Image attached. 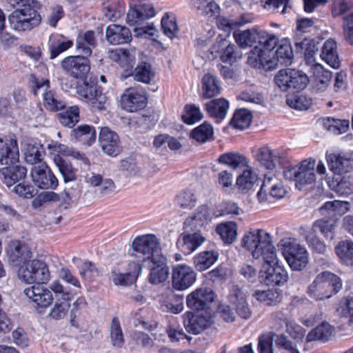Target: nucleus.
Masks as SVG:
<instances>
[{"instance_id":"1","label":"nucleus","mask_w":353,"mask_h":353,"mask_svg":"<svg viewBox=\"0 0 353 353\" xmlns=\"http://www.w3.org/2000/svg\"><path fill=\"white\" fill-rule=\"evenodd\" d=\"M19 160L17 141L11 135L0 137V163L8 165L0 169L1 179L8 187L24 179L27 169L14 165Z\"/></svg>"},{"instance_id":"2","label":"nucleus","mask_w":353,"mask_h":353,"mask_svg":"<svg viewBox=\"0 0 353 353\" xmlns=\"http://www.w3.org/2000/svg\"><path fill=\"white\" fill-rule=\"evenodd\" d=\"M342 286V281L339 276L324 271L317 274L308 286L307 294L314 301H323L337 294Z\"/></svg>"},{"instance_id":"3","label":"nucleus","mask_w":353,"mask_h":353,"mask_svg":"<svg viewBox=\"0 0 353 353\" xmlns=\"http://www.w3.org/2000/svg\"><path fill=\"white\" fill-rule=\"evenodd\" d=\"M266 232V285H282L287 282L288 274L276 256V248Z\"/></svg>"},{"instance_id":"4","label":"nucleus","mask_w":353,"mask_h":353,"mask_svg":"<svg viewBox=\"0 0 353 353\" xmlns=\"http://www.w3.org/2000/svg\"><path fill=\"white\" fill-rule=\"evenodd\" d=\"M156 15L154 8L148 0H141L137 3H130V9L127 13L126 22L129 26H136L138 30L148 34L154 30L152 26H143L144 22Z\"/></svg>"},{"instance_id":"5","label":"nucleus","mask_w":353,"mask_h":353,"mask_svg":"<svg viewBox=\"0 0 353 353\" xmlns=\"http://www.w3.org/2000/svg\"><path fill=\"white\" fill-rule=\"evenodd\" d=\"M132 247L134 255L140 259L143 265L150 264V261L156 258L162 256L160 243L155 235L148 234L137 236Z\"/></svg>"},{"instance_id":"6","label":"nucleus","mask_w":353,"mask_h":353,"mask_svg":"<svg viewBox=\"0 0 353 353\" xmlns=\"http://www.w3.org/2000/svg\"><path fill=\"white\" fill-rule=\"evenodd\" d=\"M76 92L92 112L103 110L106 108L107 97L96 83L88 81L79 82Z\"/></svg>"},{"instance_id":"7","label":"nucleus","mask_w":353,"mask_h":353,"mask_svg":"<svg viewBox=\"0 0 353 353\" xmlns=\"http://www.w3.org/2000/svg\"><path fill=\"white\" fill-rule=\"evenodd\" d=\"M285 179L295 182L299 190L305 189L316 181L313 165L307 160H303L296 165H288L283 170Z\"/></svg>"},{"instance_id":"8","label":"nucleus","mask_w":353,"mask_h":353,"mask_svg":"<svg viewBox=\"0 0 353 353\" xmlns=\"http://www.w3.org/2000/svg\"><path fill=\"white\" fill-rule=\"evenodd\" d=\"M274 82L283 92L303 90L309 82L308 77L302 71L292 68L280 70L274 77Z\"/></svg>"},{"instance_id":"9","label":"nucleus","mask_w":353,"mask_h":353,"mask_svg":"<svg viewBox=\"0 0 353 353\" xmlns=\"http://www.w3.org/2000/svg\"><path fill=\"white\" fill-rule=\"evenodd\" d=\"M41 20L39 12L30 5L13 11L9 16L10 25L17 31L30 30L37 27Z\"/></svg>"},{"instance_id":"10","label":"nucleus","mask_w":353,"mask_h":353,"mask_svg":"<svg viewBox=\"0 0 353 353\" xmlns=\"http://www.w3.org/2000/svg\"><path fill=\"white\" fill-rule=\"evenodd\" d=\"M20 279L27 283H45L50 277L46 263L41 260H29L22 265L18 270Z\"/></svg>"},{"instance_id":"11","label":"nucleus","mask_w":353,"mask_h":353,"mask_svg":"<svg viewBox=\"0 0 353 353\" xmlns=\"http://www.w3.org/2000/svg\"><path fill=\"white\" fill-rule=\"evenodd\" d=\"M30 81L34 94L36 95L40 89L43 90V101L46 109L57 111L65 108V102L54 90L50 89V82L48 79L37 78L35 75L31 74Z\"/></svg>"},{"instance_id":"12","label":"nucleus","mask_w":353,"mask_h":353,"mask_svg":"<svg viewBox=\"0 0 353 353\" xmlns=\"http://www.w3.org/2000/svg\"><path fill=\"white\" fill-rule=\"evenodd\" d=\"M282 254L292 270H301L308 263V252L306 248L289 240L282 244Z\"/></svg>"},{"instance_id":"13","label":"nucleus","mask_w":353,"mask_h":353,"mask_svg":"<svg viewBox=\"0 0 353 353\" xmlns=\"http://www.w3.org/2000/svg\"><path fill=\"white\" fill-rule=\"evenodd\" d=\"M293 58L294 53L290 41L282 39L275 52L266 54V70H272L279 66H289Z\"/></svg>"},{"instance_id":"14","label":"nucleus","mask_w":353,"mask_h":353,"mask_svg":"<svg viewBox=\"0 0 353 353\" xmlns=\"http://www.w3.org/2000/svg\"><path fill=\"white\" fill-rule=\"evenodd\" d=\"M265 232L263 229L252 228L242 239V246L251 252L253 258L265 261Z\"/></svg>"},{"instance_id":"15","label":"nucleus","mask_w":353,"mask_h":353,"mask_svg":"<svg viewBox=\"0 0 353 353\" xmlns=\"http://www.w3.org/2000/svg\"><path fill=\"white\" fill-rule=\"evenodd\" d=\"M61 65L66 73L76 79L85 77L90 70L88 58L83 55L66 57L61 61Z\"/></svg>"},{"instance_id":"16","label":"nucleus","mask_w":353,"mask_h":353,"mask_svg":"<svg viewBox=\"0 0 353 353\" xmlns=\"http://www.w3.org/2000/svg\"><path fill=\"white\" fill-rule=\"evenodd\" d=\"M215 294L208 287L196 288L186 296L187 306L192 310H205L214 301Z\"/></svg>"},{"instance_id":"17","label":"nucleus","mask_w":353,"mask_h":353,"mask_svg":"<svg viewBox=\"0 0 353 353\" xmlns=\"http://www.w3.org/2000/svg\"><path fill=\"white\" fill-rule=\"evenodd\" d=\"M30 175L34 183L40 189L54 190L58 185V179L46 163L33 165Z\"/></svg>"},{"instance_id":"18","label":"nucleus","mask_w":353,"mask_h":353,"mask_svg":"<svg viewBox=\"0 0 353 353\" xmlns=\"http://www.w3.org/2000/svg\"><path fill=\"white\" fill-rule=\"evenodd\" d=\"M213 216L206 205L199 206L195 212L187 217L183 223L185 232L191 231L201 232L212 221Z\"/></svg>"},{"instance_id":"19","label":"nucleus","mask_w":353,"mask_h":353,"mask_svg":"<svg viewBox=\"0 0 353 353\" xmlns=\"http://www.w3.org/2000/svg\"><path fill=\"white\" fill-rule=\"evenodd\" d=\"M147 103V97L142 90L130 88L125 90L121 97V105L128 112H136L144 108Z\"/></svg>"},{"instance_id":"20","label":"nucleus","mask_w":353,"mask_h":353,"mask_svg":"<svg viewBox=\"0 0 353 353\" xmlns=\"http://www.w3.org/2000/svg\"><path fill=\"white\" fill-rule=\"evenodd\" d=\"M172 286L177 290H185L196 281V273L188 265H177L172 270Z\"/></svg>"},{"instance_id":"21","label":"nucleus","mask_w":353,"mask_h":353,"mask_svg":"<svg viewBox=\"0 0 353 353\" xmlns=\"http://www.w3.org/2000/svg\"><path fill=\"white\" fill-rule=\"evenodd\" d=\"M99 141L103 152L109 156L116 157L121 151L119 135L108 127L101 128Z\"/></svg>"},{"instance_id":"22","label":"nucleus","mask_w":353,"mask_h":353,"mask_svg":"<svg viewBox=\"0 0 353 353\" xmlns=\"http://www.w3.org/2000/svg\"><path fill=\"white\" fill-rule=\"evenodd\" d=\"M24 294L38 307L47 308L52 305L53 301V295L50 288L41 285H34L26 288L23 291Z\"/></svg>"},{"instance_id":"23","label":"nucleus","mask_w":353,"mask_h":353,"mask_svg":"<svg viewBox=\"0 0 353 353\" xmlns=\"http://www.w3.org/2000/svg\"><path fill=\"white\" fill-rule=\"evenodd\" d=\"M218 54L221 61L232 65L242 58L241 51L234 44H229L226 40H221L214 44L212 53Z\"/></svg>"},{"instance_id":"24","label":"nucleus","mask_w":353,"mask_h":353,"mask_svg":"<svg viewBox=\"0 0 353 353\" xmlns=\"http://www.w3.org/2000/svg\"><path fill=\"white\" fill-rule=\"evenodd\" d=\"M7 252L10 262L16 266L21 267L32 257V252L28 245L19 241H11Z\"/></svg>"},{"instance_id":"25","label":"nucleus","mask_w":353,"mask_h":353,"mask_svg":"<svg viewBox=\"0 0 353 353\" xmlns=\"http://www.w3.org/2000/svg\"><path fill=\"white\" fill-rule=\"evenodd\" d=\"M183 325L185 330L193 334H200L205 330L212 323L210 316L194 314L191 312H186L183 315Z\"/></svg>"},{"instance_id":"26","label":"nucleus","mask_w":353,"mask_h":353,"mask_svg":"<svg viewBox=\"0 0 353 353\" xmlns=\"http://www.w3.org/2000/svg\"><path fill=\"white\" fill-rule=\"evenodd\" d=\"M150 269L149 281L152 284H158L165 281L169 274V268L167 265V259L165 256H160L150 261V264H145Z\"/></svg>"},{"instance_id":"27","label":"nucleus","mask_w":353,"mask_h":353,"mask_svg":"<svg viewBox=\"0 0 353 353\" xmlns=\"http://www.w3.org/2000/svg\"><path fill=\"white\" fill-rule=\"evenodd\" d=\"M108 57L112 61L117 63L128 72H131L135 64L136 52L134 49L116 48L108 52Z\"/></svg>"},{"instance_id":"28","label":"nucleus","mask_w":353,"mask_h":353,"mask_svg":"<svg viewBox=\"0 0 353 353\" xmlns=\"http://www.w3.org/2000/svg\"><path fill=\"white\" fill-rule=\"evenodd\" d=\"M230 303L235 307L236 313L242 318L248 319L250 311L246 301V296L241 289L233 286L228 295Z\"/></svg>"},{"instance_id":"29","label":"nucleus","mask_w":353,"mask_h":353,"mask_svg":"<svg viewBox=\"0 0 353 353\" xmlns=\"http://www.w3.org/2000/svg\"><path fill=\"white\" fill-rule=\"evenodd\" d=\"M105 37L107 41L112 45H119L128 43L132 39L130 30L125 26L110 24L106 28Z\"/></svg>"},{"instance_id":"30","label":"nucleus","mask_w":353,"mask_h":353,"mask_svg":"<svg viewBox=\"0 0 353 353\" xmlns=\"http://www.w3.org/2000/svg\"><path fill=\"white\" fill-rule=\"evenodd\" d=\"M310 72L309 81L312 82L313 87L317 90H324L328 86L332 77V72L319 63L313 64Z\"/></svg>"},{"instance_id":"31","label":"nucleus","mask_w":353,"mask_h":353,"mask_svg":"<svg viewBox=\"0 0 353 353\" xmlns=\"http://www.w3.org/2000/svg\"><path fill=\"white\" fill-rule=\"evenodd\" d=\"M326 161L329 170L333 172L334 176L343 174L352 169V161L340 154H326Z\"/></svg>"},{"instance_id":"32","label":"nucleus","mask_w":353,"mask_h":353,"mask_svg":"<svg viewBox=\"0 0 353 353\" xmlns=\"http://www.w3.org/2000/svg\"><path fill=\"white\" fill-rule=\"evenodd\" d=\"M233 37L239 47L246 48L254 43H260L263 41V35L256 29H248L245 30H236L233 32Z\"/></svg>"},{"instance_id":"33","label":"nucleus","mask_w":353,"mask_h":353,"mask_svg":"<svg viewBox=\"0 0 353 353\" xmlns=\"http://www.w3.org/2000/svg\"><path fill=\"white\" fill-rule=\"evenodd\" d=\"M187 233L179 239L177 245L183 253L189 254L201 245L205 239L199 231H191Z\"/></svg>"},{"instance_id":"34","label":"nucleus","mask_w":353,"mask_h":353,"mask_svg":"<svg viewBox=\"0 0 353 353\" xmlns=\"http://www.w3.org/2000/svg\"><path fill=\"white\" fill-rule=\"evenodd\" d=\"M328 186L339 196H348L353 192V179L338 174L327 181Z\"/></svg>"},{"instance_id":"35","label":"nucleus","mask_w":353,"mask_h":353,"mask_svg":"<svg viewBox=\"0 0 353 353\" xmlns=\"http://www.w3.org/2000/svg\"><path fill=\"white\" fill-rule=\"evenodd\" d=\"M334 332V326L326 321H323L308 332L305 341L308 343L319 341L322 343H326L331 339Z\"/></svg>"},{"instance_id":"36","label":"nucleus","mask_w":353,"mask_h":353,"mask_svg":"<svg viewBox=\"0 0 353 353\" xmlns=\"http://www.w3.org/2000/svg\"><path fill=\"white\" fill-rule=\"evenodd\" d=\"M141 265L138 262H131L129 263L130 271L126 273L112 272V281L117 285H129L133 284L139 273L141 271Z\"/></svg>"},{"instance_id":"37","label":"nucleus","mask_w":353,"mask_h":353,"mask_svg":"<svg viewBox=\"0 0 353 353\" xmlns=\"http://www.w3.org/2000/svg\"><path fill=\"white\" fill-rule=\"evenodd\" d=\"M205 109L208 114L219 123L224 119L229 109V102L224 98L212 99L205 104Z\"/></svg>"},{"instance_id":"38","label":"nucleus","mask_w":353,"mask_h":353,"mask_svg":"<svg viewBox=\"0 0 353 353\" xmlns=\"http://www.w3.org/2000/svg\"><path fill=\"white\" fill-rule=\"evenodd\" d=\"M320 56L332 68L336 69L340 67L337 46L334 39H328L324 42Z\"/></svg>"},{"instance_id":"39","label":"nucleus","mask_w":353,"mask_h":353,"mask_svg":"<svg viewBox=\"0 0 353 353\" xmlns=\"http://www.w3.org/2000/svg\"><path fill=\"white\" fill-rule=\"evenodd\" d=\"M73 45L72 41L59 34H52L48 41L50 59H54L62 52L70 48Z\"/></svg>"},{"instance_id":"40","label":"nucleus","mask_w":353,"mask_h":353,"mask_svg":"<svg viewBox=\"0 0 353 353\" xmlns=\"http://www.w3.org/2000/svg\"><path fill=\"white\" fill-rule=\"evenodd\" d=\"M219 254L215 250L203 251L193 258L195 268L200 272L206 270L218 260Z\"/></svg>"},{"instance_id":"41","label":"nucleus","mask_w":353,"mask_h":353,"mask_svg":"<svg viewBox=\"0 0 353 353\" xmlns=\"http://www.w3.org/2000/svg\"><path fill=\"white\" fill-rule=\"evenodd\" d=\"M336 227V220L330 218H323L316 220L311 230H314L316 232L318 230L325 239L332 240L335 237V230Z\"/></svg>"},{"instance_id":"42","label":"nucleus","mask_w":353,"mask_h":353,"mask_svg":"<svg viewBox=\"0 0 353 353\" xmlns=\"http://www.w3.org/2000/svg\"><path fill=\"white\" fill-rule=\"evenodd\" d=\"M334 251L342 264L353 266V241L350 240L339 241L335 246Z\"/></svg>"},{"instance_id":"43","label":"nucleus","mask_w":353,"mask_h":353,"mask_svg":"<svg viewBox=\"0 0 353 353\" xmlns=\"http://www.w3.org/2000/svg\"><path fill=\"white\" fill-rule=\"evenodd\" d=\"M103 8L105 17L114 21L123 14L125 3L123 0H103Z\"/></svg>"},{"instance_id":"44","label":"nucleus","mask_w":353,"mask_h":353,"mask_svg":"<svg viewBox=\"0 0 353 353\" xmlns=\"http://www.w3.org/2000/svg\"><path fill=\"white\" fill-rule=\"evenodd\" d=\"M219 161L232 169L248 168L250 163L245 155L238 152L224 153L219 157Z\"/></svg>"},{"instance_id":"45","label":"nucleus","mask_w":353,"mask_h":353,"mask_svg":"<svg viewBox=\"0 0 353 353\" xmlns=\"http://www.w3.org/2000/svg\"><path fill=\"white\" fill-rule=\"evenodd\" d=\"M203 96L212 98L221 93V87L217 78L212 74H205L202 78Z\"/></svg>"},{"instance_id":"46","label":"nucleus","mask_w":353,"mask_h":353,"mask_svg":"<svg viewBox=\"0 0 353 353\" xmlns=\"http://www.w3.org/2000/svg\"><path fill=\"white\" fill-rule=\"evenodd\" d=\"M257 181L258 176L253 172L252 168L248 166L236 178V185L241 192L245 193L252 188Z\"/></svg>"},{"instance_id":"47","label":"nucleus","mask_w":353,"mask_h":353,"mask_svg":"<svg viewBox=\"0 0 353 353\" xmlns=\"http://www.w3.org/2000/svg\"><path fill=\"white\" fill-rule=\"evenodd\" d=\"M304 238L309 248L313 253L325 254L327 246L324 241L317 236L316 232L314 230L309 228L305 230Z\"/></svg>"},{"instance_id":"48","label":"nucleus","mask_w":353,"mask_h":353,"mask_svg":"<svg viewBox=\"0 0 353 353\" xmlns=\"http://www.w3.org/2000/svg\"><path fill=\"white\" fill-rule=\"evenodd\" d=\"M265 61V41H260V43L248 53L247 63L254 68H263Z\"/></svg>"},{"instance_id":"49","label":"nucleus","mask_w":353,"mask_h":353,"mask_svg":"<svg viewBox=\"0 0 353 353\" xmlns=\"http://www.w3.org/2000/svg\"><path fill=\"white\" fill-rule=\"evenodd\" d=\"M54 162L61 174L65 183L74 181L77 179V169L61 157H54Z\"/></svg>"},{"instance_id":"50","label":"nucleus","mask_w":353,"mask_h":353,"mask_svg":"<svg viewBox=\"0 0 353 353\" xmlns=\"http://www.w3.org/2000/svg\"><path fill=\"white\" fill-rule=\"evenodd\" d=\"M216 232L225 243H232L237 234V225L234 222L229 221L217 225Z\"/></svg>"},{"instance_id":"51","label":"nucleus","mask_w":353,"mask_h":353,"mask_svg":"<svg viewBox=\"0 0 353 353\" xmlns=\"http://www.w3.org/2000/svg\"><path fill=\"white\" fill-rule=\"evenodd\" d=\"M49 288L51 293L54 294L55 301L60 299L63 301L70 302L74 298V294L71 289L69 287L64 286L59 280L53 281Z\"/></svg>"},{"instance_id":"52","label":"nucleus","mask_w":353,"mask_h":353,"mask_svg":"<svg viewBox=\"0 0 353 353\" xmlns=\"http://www.w3.org/2000/svg\"><path fill=\"white\" fill-rule=\"evenodd\" d=\"M252 118V115L250 110L241 108L235 111L230 124L236 129L243 130L250 125Z\"/></svg>"},{"instance_id":"53","label":"nucleus","mask_w":353,"mask_h":353,"mask_svg":"<svg viewBox=\"0 0 353 353\" xmlns=\"http://www.w3.org/2000/svg\"><path fill=\"white\" fill-rule=\"evenodd\" d=\"M134 79L137 81L148 84L154 77V72L152 65L147 62H141L138 64L134 71Z\"/></svg>"},{"instance_id":"54","label":"nucleus","mask_w":353,"mask_h":353,"mask_svg":"<svg viewBox=\"0 0 353 353\" xmlns=\"http://www.w3.org/2000/svg\"><path fill=\"white\" fill-rule=\"evenodd\" d=\"M214 133L211 124L204 122L195 128L191 132V137L199 143H205L210 140Z\"/></svg>"},{"instance_id":"55","label":"nucleus","mask_w":353,"mask_h":353,"mask_svg":"<svg viewBox=\"0 0 353 353\" xmlns=\"http://www.w3.org/2000/svg\"><path fill=\"white\" fill-rule=\"evenodd\" d=\"M252 21L250 15H242L239 20H234L225 17H220L217 21V26L219 29L225 32H230L232 29L243 26Z\"/></svg>"},{"instance_id":"56","label":"nucleus","mask_w":353,"mask_h":353,"mask_svg":"<svg viewBox=\"0 0 353 353\" xmlns=\"http://www.w3.org/2000/svg\"><path fill=\"white\" fill-rule=\"evenodd\" d=\"M240 272L254 286H259L265 282L264 272L262 270L257 272L252 266L244 265L241 267Z\"/></svg>"},{"instance_id":"57","label":"nucleus","mask_w":353,"mask_h":353,"mask_svg":"<svg viewBox=\"0 0 353 353\" xmlns=\"http://www.w3.org/2000/svg\"><path fill=\"white\" fill-rule=\"evenodd\" d=\"M59 122L64 126L72 128L79 121V109L77 106L70 107L65 112L59 114Z\"/></svg>"},{"instance_id":"58","label":"nucleus","mask_w":353,"mask_h":353,"mask_svg":"<svg viewBox=\"0 0 353 353\" xmlns=\"http://www.w3.org/2000/svg\"><path fill=\"white\" fill-rule=\"evenodd\" d=\"M70 306V302L57 299L51 307L48 317L56 321L62 320L67 316Z\"/></svg>"},{"instance_id":"59","label":"nucleus","mask_w":353,"mask_h":353,"mask_svg":"<svg viewBox=\"0 0 353 353\" xmlns=\"http://www.w3.org/2000/svg\"><path fill=\"white\" fill-rule=\"evenodd\" d=\"M287 104L296 110H305L310 108L312 99L305 94L292 95L286 99Z\"/></svg>"},{"instance_id":"60","label":"nucleus","mask_w":353,"mask_h":353,"mask_svg":"<svg viewBox=\"0 0 353 353\" xmlns=\"http://www.w3.org/2000/svg\"><path fill=\"white\" fill-rule=\"evenodd\" d=\"M110 339L113 346L121 347L124 342L123 331L117 317H114L110 325Z\"/></svg>"},{"instance_id":"61","label":"nucleus","mask_w":353,"mask_h":353,"mask_svg":"<svg viewBox=\"0 0 353 353\" xmlns=\"http://www.w3.org/2000/svg\"><path fill=\"white\" fill-rule=\"evenodd\" d=\"M185 111L182 116L183 121L189 125L194 124L200 121L203 117V114L198 106L192 104H188L185 106Z\"/></svg>"},{"instance_id":"62","label":"nucleus","mask_w":353,"mask_h":353,"mask_svg":"<svg viewBox=\"0 0 353 353\" xmlns=\"http://www.w3.org/2000/svg\"><path fill=\"white\" fill-rule=\"evenodd\" d=\"M161 27L166 36L170 38L174 37L178 31L175 17L173 14L166 13L161 19Z\"/></svg>"},{"instance_id":"63","label":"nucleus","mask_w":353,"mask_h":353,"mask_svg":"<svg viewBox=\"0 0 353 353\" xmlns=\"http://www.w3.org/2000/svg\"><path fill=\"white\" fill-rule=\"evenodd\" d=\"M70 325L79 332L88 329V322L85 313H70Z\"/></svg>"},{"instance_id":"64","label":"nucleus","mask_w":353,"mask_h":353,"mask_svg":"<svg viewBox=\"0 0 353 353\" xmlns=\"http://www.w3.org/2000/svg\"><path fill=\"white\" fill-rule=\"evenodd\" d=\"M65 12L63 7L55 5L49 8L46 17V23L52 28H55L57 23L64 17Z\"/></svg>"}]
</instances>
